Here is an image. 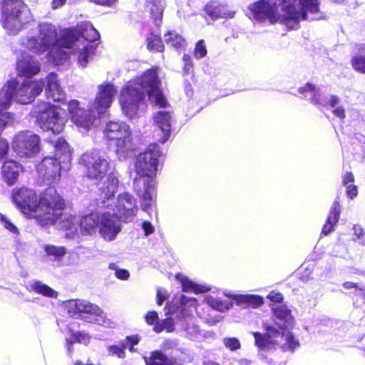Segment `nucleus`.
<instances>
[{"instance_id":"57","label":"nucleus","mask_w":365,"mask_h":365,"mask_svg":"<svg viewBox=\"0 0 365 365\" xmlns=\"http://www.w3.org/2000/svg\"><path fill=\"white\" fill-rule=\"evenodd\" d=\"M182 58L185 63V69L188 72L190 68L192 67L190 56L189 55L185 54Z\"/></svg>"},{"instance_id":"35","label":"nucleus","mask_w":365,"mask_h":365,"mask_svg":"<svg viewBox=\"0 0 365 365\" xmlns=\"http://www.w3.org/2000/svg\"><path fill=\"white\" fill-rule=\"evenodd\" d=\"M165 41L168 45L174 47L176 49L182 48L185 46L184 38L175 32L169 31L165 35Z\"/></svg>"},{"instance_id":"9","label":"nucleus","mask_w":365,"mask_h":365,"mask_svg":"<svg viewBox=\"0 0 365 365\" xmlns=\"http://www.w3.org/2000/svg\"><path fill=\"white\" fill-rule=\"evenodd\" d=\"M110 146L120 160L130 157L134 149L130 126L122 121H109L103 130Z\"/></svg>"},{"instance_id":"28","label":"nucleus","mask_w":365,"mask_h":365,"mask_svg":"<svg viewBox=\"0 0 365 365\" xmlns=\"http://www.w3.org/2000/svg\"><path fill=\"white\" fill-rule=\"evenodd\" d=\"M340 217V205L338 201H334L332 204L330 213L328 216L327 223L322 228V233L328 235L334 228Z\"/></svg>"},{"instance_id":"24","label":"nucleus","mask_w":365,"mask_h":365,"mask_svg":"<svg viewBox=\"0 0 365 365\" xmlns=\"http://www.w3.org/2000/svg\"><path fill=\"white\" fill-rule=\"evenodd\" d=\"M299 91L300 93H304L307 91L311 92L312 101L319 105L327 106L329 104L332 108H334L338 107L337 106L339 103V99L338 97L332 96L329 99H328L327 96H324L321 90H316L314 86L310 83H307L304 87L300 88Z\"/></svg>"},{"instance_id":"63","label":"nucleus","mask_w":365,"mask_h":365,"mask_svg":"<svg viewBox=\"0 0 365 365\" xmlns=\"http://www.w3.org/2000/svg\"><path fill=\"white\" fill-rule=\"evenodd\" d=\"M344 287L346 289H350L352 287H356V284L355 283L351 282H346L343 284Z\"/></svg>"},{"instance_id":"14","label":"nucleus","mask_w":365,"mask_h":365,"mask_svg":"<svg viewBox=\"0 0 365 365\" xmlns=\"http://www.w3.org/2000/svg\"><path fill=\"white\" fill-rule=\"evenodd\" d=\"M9 82L15 83L14 88H12L14 101L21 104L32 102L42 92L44 86V81L42 79L38 81L26 79L21 83L16 79H11Z\"/></svg>"},{"instance_id":"45","label":"nucleus","mask_w":365,"mask_h":365,"mask_svg":"<svg viewBox=\"0 0 365 365\" xmlns=\"http://www.w3.org/2000/svg\"><path fill=\"white\" fill-rule=\"evenodd\" d=\"M346 195L347 196L351 198L354 199L358 195V189L356 185H349L346 186Z\"/></svg>"},{"instance_id":"55","label":"nucleus","mask_w":365,"mask_h":365,"mask_svg":"<svg viewBox=\"0 0 365 365\" xmlns=\"http://www.w3.org/2000/svg\"><path fill=\"white\" fill-rule=\"evenodd\" d=\"M333 113L341 119H344L345 117L344 109L341 106H338L333 108Z\"/></svg>"},{"instance_id":"60","label":"nucleus","mask_w":365,"mask_h":365,"mask_svg":"<svg viewBox=\"0 0 365 365\" xmlns=\"http://www.w3.org/2000/svg\"><path fill=\"white\" fill-rule=\"evenodd\" d=\"M353 230L357 238H359L363 235V229L360 226L354 225Z\"/></svg>"},{"instance_id":"19","label":"nucleus","mask_w":365,"mask_h":365,"mask_svg":"<svg viewBox=\"0 0 365 365\" xmlns=\"http://www.w3.org/2000/svg\"><path fill=\"white\" fill-rule=\"evenodd\" d=\"M137 210L135 198L128 192H123L118 195L115 209L110 215L115 217L116 224L120 225L118 219L130 220L136 215Z\"/></svg>"},{"instance_id":"62","label":"nucleus","mask_w":365,"mask_h":365,"mask_svg":"<svg viewBox=\"0 0 365 365\" xmlns=\"http://www.w3.org/2000/svg\"><path fill=\"white\" fill-rule=\"evenodd\" d=\"M19 2H23V1L22 0H2V4H6V5L18 4Z\"/></svg>"},{"instance_id":"37","label":"nucleus","mask_w":365,"mask_h":365,"mask_svg":"<svg viewBox=\"0 0 365 365\" xmlns=\"http://www.w3.org/2000/svg\"><path fill=\"white\" fill-rule=\"evenodd\" d=\"M153 329L155 332L160 333L164 330L167 332H171L174 330V324L172 319L167 318L160 323H157Z\"/></svg>"},{"instance_id":"32","label":"nucleus","mask_w":365,"mask_h":365,"mask_svg":"<svg viewBox=\"0 0 365 365\" xmlns=\"http://www.w3.org/2000/svg\"><path fill=\"white\" fill-rule=\"evenodd\" d=\"M146 365H170V360L161 351H153L150 357L145 356Z\"/></svg>"},{"instance_id":"50","label":"nucleus","mask_w":365,"mask_h":365,"mask_svg":"<svg viewBox=\"0 0 365 365\" xmlns=\"http://www.w3.org/2000/svg\"><path fill=\"white\" fill-rule=\"evenodd\" d=\"M167 298V292L163 289H158L157 292V304L161 305Z\"/></svg>"},{"instance_id":"49","label":"nucleus","mask_w":365,"mask_h":365,"mask_svg":"<svg viewBox=\"0 0 365 365\" xmlns=\"http://www.w3.org/2000/svg\"><path fill=\"white\" fill-rule=\"evenodd\" d=\"M142 228L144 230L146 236L152 234L154 232V227L150 222L145 221L142 225Z\"/></svg>"},{"instance_id":"64","label":"nucleus","mask_w":365,"mask_h":365,"mask_svg":"<svg viewBox=\"0 0 365 365\" xmlns=\"http://www.w3.org/2000/svg\"><path fill=\"white\" fill-rule=\"evenodd\" d=\"M108 267H109L110 269L114 270L115 272H116V269H119L118 266L115 264H114V263H110L109 264Z\"/></svg>"},{"instance_id":"59","label":"nucleus","mask_w":365,"mask_h":365,"mask_svg":"<svg viewBox=\"0 0 365 365\" xmlns=\"http://www.w3.org/2000/svg\"><path fill=\"white\" fill-rule=\"evenodd\" d=\"M75 336H78V333H76V334H73L70 338L67 339H66V342H67V344H68V351L71 353V346H70V344H72L73 343H76V342H78L77 340H75L74 339V337Z\"/></svg>"},{"instance_id":"56","label":"nucleus","mask_w":365,"mask_h":365,"mask_svg":"<svg viewBox=\"0 0 365 365\" xmlns=\"http://www.w3.org/2000/svg\"><path fill=\"white\" fill-rule=\"evenodd\" d=\"M180 301L182 304H190V306L195 308V304H196L195 299H188L185 296L182 295Z\"/></svg>"},{"instance_id":"38","label":"nucleus","mask_w":365,"mask_h":365,"mask_svg":"<svg viewBox=\"0 0 365 365\" xmlns=\"http://www.w3.org/2000/svg\"><path fill=\"white\" fill-rule=\"evenodd\" d=\"M207 303L212 307L213 309H217L220 312H225L230 309L232 304L222 302L217 299H214L212 297H208L207 299Z\"/></svg>"},{"instance_id":"12","label":"nucleus","mask_w":365,"mask_h":365,"mask_svg":"<svg viewBox=\"0 0 365 365\" xmlns=\"http://www.w3.org/2000/svg\"><path fill=\"white\" fill-rule=\"evenodd\" d=\"M36 109L37 119L42 129L51 130L53 133H59L63 130L66 118L60 108L42 101L38 103Z\"/></svg>"},{"instance_id":"10","label":"nucleus","mask_w":365,"mask_h":365,"mask_svg":"<svg viewBox=\"0 0 365 365\" xmlns=\"http://www.w3.org/2000/svg\"><path fill=\"white\" fill-rule=\"evenodd\" d=\"M81 36L71 30L74 39L71 43L68 53L77 55L78 64L85 67L92 57L95 47L91 43L100 37L99 33L90 22H82L78 26Z\"/></svg>"},{"instance_id":"34","label":"nucleus","mask_w":365,"mask_h":365,"mask_svg":"<svg viewBox=\"0 0 365 365\" xmlns=\"http://www.w3.org/2000/svg\"><path fill=\"white\" fill-rule=\"evenodd\" d=\"M280 3L282 5L283 9H284L287 11V14H289V16H292V18L295 19H298L299 18H302L303 16L304 13L300 11L297 10L296 7H294V4L299 3V0H279Z\"/></svg>"},{"instance_id":"6","label":"nucleus","mask_w":365,"mask_h":365,"mask_svg":"<svg viewBox=\"0 0 365 365\" xmlns=\"http://www.w3.org/2000/svg\"><path fill=\"white\" fill-rule=\"evenodd\" d=\"M273 312L277 319L282 321V322L275 323L279 327V329L273 326H268L266 328L265 335L259 332H252L256 346L260 349H269L276 345H280L284 351H294L299 344L287 329L292 322L290 311L286 305L279 304L273 308Z\"/></svg>"},{"instance_id":"20","label":"nucleus","mask_w":365,"mask_h":365,"mask_svg":"<svg viewBox=\"0 0 365 365\" xmlns=\"http://www.w3.org/2000/svg\"><path fill=\"white\" fill-rule=\"evenodd\" d=\"M14 85V82L8 81L0 90V131L14 120L13 115L4 110L9 108L12 100H14L12 91Z\"/></svg>"},{"instance_id":"36","label":"nucleus","mask_w":365,"mask_h":365,"mask_svg":"<svg viewBox=\"0 0 365 365\" xmlns=\"http://www.w3.org/2000/svg\"><path fill=\"white\" fill-rule=\"evenodd\" d=\"M147 46L148 49L155 51H162L163 49V44L160 36L155 34H150L147 38Z\"/></svg>"},{"instance_id":"39","label":"nucleus","mask_w":365,"mask_h":365,"mask_svg":"<svg viewBox=\"0 0 365 365\" xmlns=\"http://www.w3.org/2000/svg\"><path fill=\"white\" fill-rule=\"evenodd\" d=\"M352 66L355 70L365 73V56L357 55L352 58Z\"/></svg>"},{"instance_id":"41","label":"nucleus","mask_w":365,"mask_h":365,"mask_svg":"<svg viewBox=\"0 0 365 365\" xmlns=\"http://www.w3.org/2000/svg\"><path fill=\"white\" fill-rule=\"evenodd\" d=\"M223 344L230 351H236L240 349L241 344L235 337H225L223 339Z\"/></svg>"},{"instance_id":"4","label":"nucleus","mask_w":365,"mask_h":365,"mask_svg":"<svg viewBox=\"0 0 365 365\" xmlns=\"http://www.w3.org/2000/svg\"><path fill=\"white\" fill-rule=\"evenodd\" d=\"M294 7L304 13L303 16L295 19L289 16L283 9L279 0H259L249 6L251 16L257 21L268 20L273 24L284 21L288 26L294 29L301 20H317L322 19L319 12L318 0H299Z\"/></svg>"},{"instance_id":"33","label":"nucleus","mask_w":365,"mask_h":365,"mask_svg":"<svg viewBox=\"0 0 365 365\" xmlns=\"http://www.w3.org/2000/svg\"><path fill=\"white\" fill-rule=\"evenodd\" d=\"M31 288L34 292L37 294H40L48 297H57V292L41 282L35 281L32 282L31 284Z\"/></svg>"},{"instance_id":"17","label":"nucleus","mask_w":365,"mask_h":365,"mask_svg":"<svg viewBox=\"0 0 365 365\" xmlns=\"http://www.w3.org/2000/svg\"><path fill=\"white\" fill-rule=\"evenodd\" d=\"M134 190L142 199V209L147 211L155 195L154 178L137 175L134 180Z\"/></svg>"},{"instance_id":"44","label":"nucleus","mask_w":365,"mask_h":365,"mask_svg":"<svg viewBox=\"0 0 365 365\" xmlns=\"http://www.w3.org/2000/svg\"><path fill=\"white\" fill-rule=\"evenodd\" d=\"M108 351L112 355H116L119 358L125 357L124 347L113 345L108 347Z\"/></svg>"},{"instance_id":"22","label":"nucleus","mask_w":365,"mask_h":365,"mask_svg":"<svg viewBox=\"0 0 365 365\" xmlns=\"http://www.w3.org/2000/svg\"><path fill=\"white\" fill-rule=\"evenodd\" d=\"M16 69L19 76L31 78L40 72L41 64L38 61L25 54L18 60Z\"/></svg>"},{"instance_id":"7","label":"nucleus","mask_w":365,"mask_h":365,"mask_svg":"<svg viewBox=\"0 0 365 365\" xmlns=\"http://www.w3.org/2000/svg\"><path fill=\"white\" fill-rule=\"evenodd\" d=\"M80 163L84 168V175L93 183H98L106 176V181L99 190L104 198L110 199L117 191L118 179L114 173L108 174L110 162L98 150H91L83 154Z\"/></svg>"},{"instance_id":"15","label":"nucleus","mask_w":365,"mask_h":365,"mask_svg":"<svg viewBox=\"0 0 365 365\" xmlns=\"http://www.w3.org/2000/svg\"><path fill=\"white\" fill-rule=\"evenodd\" d=\"M160 155L158 145L156 144L150 145L144 153H140L135 161L137 175L154 178Z\"/></svg>"},{"instance_id":"53","label":"nucleus","mask_w":365,"mask_h":365,"mask_svg":"<svg viewBox=\"0 0 365 365\" xmlns=\"http://www.w3.org/2000/svg\"><path fill=\"white\" fill-rule=\"evenodd\" d=\"M74 339L78 343L87 344L89 341V336L84 333L78 332V336H75Z\"/></svg>"},{"instance_id":"52","label":"nucleus","mask_w":365,"mask_h":365,"mask_svg":"<svg viewBox=\"0 0 365 365\" xmlns=\"http://www.w3.org/2000/svg\"><path fill=\"white\" fill-rule=\"evenodd\" d=\"M91 1L102 6H113L116 0H91Z\"/></svg>"},{"instance_id":"42","label":"nucleus","mask_w":365,"mask_h":365,"mask_svg":"<svg viewBox=\"0 0 365 365\" xmlns=\"http://www.w3.org/2000/svg\"><path fill=\"white\" fill-rule=\"evenodd\" d=\"M0 221L4 228L14 234H18V228L6 215L0 214Z\"/></svg>"},{"instance_id":"11","label":"nucleus","mask_w":365,"mask_h":365,"mask_svg":"<svg viewBox=\"0 0 365 365\" xmlns=\"http://www.w3.org/2000/svg\"><path fill=\"white\" fill-rule=\"evenodd\" d=\"M3 26L11 34H16L25 25L33 21V16L28 6L24 2L3 4Z\"/></svg>"},{"instance_id":"23","label":"nucleus","mask_w":365,"mask_h":365,"mask_svg":"<svg viewBox=\"0 0 365 365\" xmlns=\"http://www.w3.org/2000/svg\"><path fill=\"white\" fill-rule=\"evenodd\" d=\"M46 96L53 101H61L65 98V93L61 88L58 76L54 73H49L46 78Z\"/></svg>"},{"instance_id":"46","label":"nucleus","mask_w":365,"mask_h":365,"mask_svg":"<svg viewBox=\"0 0 365 365\" xmlns=\"http://www.w3.org/2000/svg\"><path fill=\"white\" fill-rule=\"evenodd\" d=\"M267 298L274 302H281L283 299V296L280 292L272 291L267 295Z\"/></svg>"},{"instance_id":"3","label":"nucleus","mask_w":365,"mask_h":365,"mask_svg":"<svg viewBox=\"0 0 365 365\" xmlns=\"http://www.w3.org/2000/svg\"><path fill=\"white\" fill-rule=\"evenodd\" d=\"M74 38L71 30L62 31L58 36L55 26L43 22L32 30L26 38L23 40L22 43L28 50L36 54L48 51L53 62L58 63L67 58L68 52L64 49L71 47Z\"/></svg>"},{"instance_id":"51","label":"nucleus","mask_w":365,"mask_h":365,"mask_svg":"<svg viewBox=\"0 0 365 365\" xmlns=\"http://www.w3.org/2000/svg\"><path fill=\"white\" fill-rule=\"evenodd\" d=\"M115 275L120 279H128L130 274L126 269H116V272H115Z\"/></svg>"},{"instance_id":"27","label":"nucleus","mask_w":365,"mask_h":365,"mask_svg":"<svg viewBox=\"0 0 365 365\" xmlns=\"http://www.w3.org/2000/svg\"><path fill=\"white\" fill-rule=\"evenodd\" d=\"M229 297L240 305L249 306L252 308H257L264 303L263 298L259 295L232 294Z\"/></svg>"},{"instance_id":"18","label":"nucleus","mask_w":365,"mask_h":365,"mask_svg":"<svg viewBox=\"0 0 365 365\" xmlns=\"http://www.w3.org/2000/svg\"><path fill=\"white\" fill-rule=\"evenodd\" d=\"M116 93V88L111 83L100 85L96 99L90 105L91 111L95 110L98 115L105 113L111 106Z\"/></svg>"},{"instance_id":"13","label":"nucleus","mask_w":365,"mask_h":365,"mask_svg":"<svg viewBox=\"0 0 365 365\" xmlns=\"http://www.w3.org/2000/svg\"><path fill=\"white\" fill-rule=\"evenodd\" d=\"M11 148L20 158H33L40 150V138L31 131L19 132L13 138Z\"/></svg>"},{"instance_id":"8","label":"nucleus","mask_w":365,"mask_h":365,"mask_svg":"<svg viewBox=\"0 0 365 365\" xmlns=\"http://www.w3.org/2000/svg\"><path fill=\"white\" fill-rule=\"evenodd\" d=\"M53 146L55 150L54 156L44 157L36 168L39 176L48 183L59 180L61 163H68L71 159V150L65 140L58 139Z\"/></svg>"},{"instance_id":"31","label":"nucleus","mask_w":365,"mask_h":365,"mask_svg":"<svg viewBox=\"0 0 365 365\" xmlns=\"http://www.w3.org/2000/svg\"><path fill=\"white\" fill-rule=\"evenodd\" d=\"M164 0H149L148 1L147 6L150 10L151 17L155 21H160L163 8H164Z\"/></svg>"},{"instance_id":"5","label":"nucleus","mask_w":365,"mask_h":365,"mask_svg":"<svg viewBox=\"0 0 365 365\" xmlns=\"http://www.w3.org/2000/svg\"><path fill=\"white\" fill-rule=\"evenodd\" d=\"M61 218L53 223L63 230H68L76 233L80 228L81 232L92 234L97 227L100 229L101 236L106 240H113L120 231V226L116 224L115 217L110 212H95L82 217L81 219L61 210Z\"/></svg>"},{"instance_id":"29","label":"nucleus","mask_w":365,"mask_h":365,"mask_svg":"<svg viewBox=\"0 0 365 365\" xmlns=\"http://www.w3.org/2000/svg\"><path fill=\"white\" fill-rule=\"evenodd\" d=\"M175 278L181 283L183 292H191L195 294H199L206 292L210 289L206 286L195 284L193 282L181 274H177L175 275Z\"/></svg>"},{"instance_id":"2","label":"nucleus","mask_w":365,"mask_h":365,"mask_svg":"<svg viewBox=\"0 0 365 365\" xmlns=\"http://www.w3.org/2000/svg\"><path fill=\"white\" fill-rule=\"evenodd\" d=\"M160 81L154 69L146 71L140 77L129 81L121 89L119 104L123 113L129 118L136 116L145 93L151 103L166 107L168 101L159 88Z\"/></svg>"},{"instance_id":"30","label":"nucleus","mask_w":365,"mask_h":365,"mask_svg":"<svg viewBox=\"0 0 365 365\" xmlns=\"http://www.w3.org/2000/svg\"><path fill=\"white\" fill-rule=\"evenodd\" d=\"M46 255L51 260L60 261L66 254L67 250L63 246H56L53 245H46L43 247Z\"/></svg>"},{"instance_id":"21","label":"nucleus","mask_w":365,"mask_h":365,"mask_svg":"<svg viewBox=\"0 0 365 365\" xmlns=\"http://www.w3.org/2000/svg\"><path fill=\"white\" fill-rule=\"evenodd\" d=\"M65 307L71 317H78L86 313L94 317H101L103 311L96 304L82 299H71L66 302Z\"/></svg>"},{"instance_id":"40","label":"nucleus","mask_w":365,"mask_h":365,"mask_svg":"<svg viewBox=\"0 0 365 365\" xmlns=\"http://www.w3.org/2000/svg\"><path fill=\"white\" fill-rule=\"evenodd\" d=\"M183 329L186 331L191 339H196L200 333V330L197 326L192 322H186L182 324Z\"/></svg>"},{"instance_id":"61","label":"nucleus","mask_w":365,"mask_h":365,"mask_svg":"<svg viewBox=\"0 0 365 365\" xmlns=\"http://www.w3.org/2000/svg\"><path fill=\"white\" fill-rule=\"evenodd\" d=\"M128 339L131 342L132 345H135L139 342V338L138 336L128 337Z\"/></svg>"},{"instance_id":"26","label":"nucleus","mask_w":365,"mask_h":365,"mask_svg":"<svg viewBox=\"0 0 365 365\" xmlns=\"http://www.w3.org/2000/svg\"><path fill=\"white\" fill-rule=\"evenodd\" d=\"M21 170V166L16 161L10 160L4 163L1 168V175L4 181L9 185H14Z\"/></svg>"},{"instance_id":"48","label":"nucleus","mask_w":365,"mask_h":365,"mask_svg":"<svg viewBox=\"0 0 365 365\" xmlns=\"http://www.w3.org/2000/svg\"><path fill=\"white\" fill-rule=\"evenodd\" d=\"M158 319V314L156 312L151 311L149 312L145 315L146 322L149 324H153Z\"/></svg>"},{"instance_id":"16","label":"nucleus","mask_w":365,"mask_h":365,"mask_svg":"<svg viewBox=\"0 0 365 365\" xmlns=\"http://www.w3.org/2000/svg\"><path fill=\"white\" fill-rule=\"evenodd\" d=\"M68 110L71 115L72 121L78 127L88 130L91 126L93 125L94 120L100 117L98 115L96 110H91V106L88 113L79 108L78 101L76 100H72L68 103Z\"/></svg>"},{"instance_id":"58","label":"nucleus","mask_w":365,"mask_h":365,"mask_svg":"<svg viewBox=\"0 0 365 365\" xmlns=\"http://www.w3.org/2000/svg\"><path fill=\"white\" fill-rule=\"evenodd\" d=\"M66 1V0H52L51 7L53 9H57L63 6Z\"/></svg>"},{"instance_id":"54","label":"nucleus","mask_w":365,"mask_h":365,"mask_svg":"<svg viewBox=\"0 0 365 365\" xmlns=\"http://www.w3.org/2000/svg\"><path fill=\"white\" fill-rule=\"evenodd\" d=\"M354 180V175L351 173L350 172H348L344 174V175L343 176V180H342V182H343V185H349L348 184L349 182H353Z\"/></svg>"},{"instance_id":"43","label":"nucleus","mask_w":365,"mask_h":365,"mask_svg":"<svg viewBox=\"0 0 365 365\" xmlns=\"http://www.w3.org/2000/svg\"><path fill=\"white\" fill-rule=\"evenodd\" d=\"M207 54V48L203 40H200L197 42L195 45V48L194 51V56L197 59L202 58L205 57Z\"/></svg>"},{"instance_id":"47","label":"nucleus","mask_w":365,"mask_h":365,"mask_svg":"<svg viewBox=\"0 0 365 365\" xmlns=\"http://www.w3.org/2000/svg\"><path fill=\"white\" fill-rule=\"evenodd\" d=\"M9 150L8 142L0 136V158L6 155Z\"/></svg>"},{"instance_id":"25","label":"nucleus","mask_w":365,"mask_h":365,"mask_svg":"<svg viewBox=\"0 0 365 365\" xmlns=\"http://www.w3.org/2000/svg\"><path fill=\"white\" fill-rule=\"evenodd\" d=\"M171 116L167 111H159L153 116L154 124L160 131V138L159 140L164 143L170 137V131L171 128Z\"/></svg>"},{"instance_id":"1","label":"nucleus","mask_w":365,"mask_h":365,"mask_svg":"<svg viewBox=\"0 0 365 365\" xmlns=\"http://www.w3.org/2000/svg\"><path fill=\"white\" fill-rule=\"evenodd\" d=\"M12 200L23 212H30L31 217L41 226L53 225L61 217L64 202L53 187L42 192L38 200L36 192L29 188L14 189Z\"/></svg>"}]
</instances>
